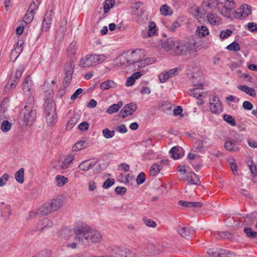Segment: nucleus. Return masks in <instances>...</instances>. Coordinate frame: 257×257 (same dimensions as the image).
<instances>
[{"mask_svg":"<svg viewBox=\"0 0 257 257\" xmlns=\"http://www.w3.org/2000/svg\"><path fill=\"white\" fill-rule=\"evenodd\" d=\"M199 41L195 37H190L183 41L169 38L162 43V47L172 55L185 56L190 58L196 56Z\"/></svg>","mask_w":257,"mask_h":257,"instance_id":"nucleus-1","label":"nucleus"},{"mask_svg":"<svg viewBox=\"0 0 257 257\" xmlns=\"http://www.w3.org/2000/svg\"><path fill=\"white\" fill-rule=\"evenodd\" d=\"M74 232L75 241L82 245H88L90 243L99 242L102 240L99 232L84 227L82 224L75 226Z\"/></svg>","mask_w":257,"mask_h":257,"instance_id":"nucleus-2","label":"nucleus"},{"mask_svg":"<svg viewBox=\"0 0 257 257\" xmlns=\"http://www.w3.org/2000/svg\"><path fill=\"white\" fill-rule=\"evenodd\" d=\"M235 7L236 4L234 0H224V6L220 10L221 14L228 18L239 20L245 19L251 14V7L247 4L242 5L239 8L231 13V10Z\"/></svg>","mask_w":257,"mask_h":257,"instance_id":"nucleus-3","label":"nucleus"},{"mask_svg":"<svg viewBox=\"0 0 257 257\" xmlns=\"http://www.w3.org/2000/svg\"><path fill=\"white\" fill-rule=\"evenodd\" d=\"M34 105V97L29 96L21 112L22 120L26 124L31 125L36 119L37 112Z\"/></svg>","mask_w":257,"mask_h":257,"instance_id":"nucleus-4","label":"nucleus"},{"mask_svg":"<svg viewBox=\"0 0 257 257\" xmlns=\"http://www.w3.org/2000/svg\"><path fill=\"white\" fill-rule=\"evenodd\" d=\"M106 59V56L103 54L87 55L81 58L79 66L83 68L95 66L102 63Z\"/></svg>","mask_w":257,"mask_h":257,"instance_id":"nucleus-5","label":"nucleus"},{"mask_svg":"<svg viewBox=\"0 0 257 257\" xmlns=\"http://www.w3.org/2000/svg\"><path fill=\"white\" fill-rule=\"evenodd\" d=\"M209 0H203L200 8L193 7L191 9L190 14L201 23L206 18L209 22Z\"/></svg>","mask_w":257,"mask_h":257,"instance_id":"nucleus-6","label":"nucleus"},{"mask_svg":"<svg viewBox=\"0 0 257 257\" xmlns=\"http://www.w3.org/2000/svg\"><path fill=\"white\" fill-rule=\"evenodd\" d=\"M116 257H136V253L129 248L117 247L113 250Z\"/></svg>","mask_w":257,"mask_h":257,"instance_id":"nucleus-7","label":"nucleus"},{"mask_svg":"<svg viewBox=\"0 0 257 257\" xmlns=\"http://www.w3.org/2000/svg\"><path fill=\"white\" fill-rule=\"evenodd\" d=\"M137 109L136 103H130L125 105L123 108L119 111L118 115L119 117L124 118L126 116L131 115Z\"/></svg>","mask_w":257,"mask_h":257,"instance_id":"nucleus-8","label":"nucleus"},{"mask_svg":"<svg viewBox=\"0 0 257 257\" xmlns=\"http://www.w3.org/2000/svg\"><path fill=\"white\" fill-rule=\"evenodd\" d=\"M129 56L127 53L121 54L114 59L115 65L117 66H121L124 65H127L132 64L133 60H130L128 59Z\"/></svg>","mask_w":257,"mask_h":257,"instance_id":"nucleus-9","label":"nucleus"},{"mask_svg":"<svg viewBox=\"0 0 257 257\" xmlns=\"http://www.w3.org/2000/svg\"><path fill=\"white\" fill-rule=\"evenodd\" d=\"M142 249L144 252L147 254H157L159 253V251L155 245L151 242L148 241L145 242L142 245Z\"/></svg>","mask_w":257,"mask_h":257,"instance_id":"nucleus-10","label":"nucleus"},{"mask_svg":"<svg viewBox=\"0 0 257 257\" xmlns=\"http://www.w3.org/2000/svg\"><path fill=\"white\" fill-rule=\"evenodd\" d=\"M210 110L212 113H219L222 110L221 103L219 98L214 97L211 102H210Z\"/></svg>","mask_w":257,"mask_h":257,"instance_id":"nucleus-11","label":"nucleus"},{"mask_svg":"<svg viewBox=\"0 0 257 257\" xmlns=\"http://www.w3.org/2000/svg\"><path fill=\"white\" fill-rule=\"evenodd\" d=\"M44 109L45 113L50 112L53 114L56 112L55 104L51 98H48L45 100L44 104Z\"/></svg>","mask_w":257,"mask_h":257,"instance_id":"nucleus-12","label":"nucleus"},{"mask_svg":"<svg viewBox=\"0 0 257 257\" xmlns=\"http://www.w3.org/2000/svg\"><path fill=\"white\" fill-rule=\"evenodd\" d=\"M53 225V223L51 220L47 218H43V219L41 220L40 222L38 223L37 225V228L35 231H39L40 232H42L45 229L52 227Z\"/></svg>","mask_w":257,"mask_h":257,"instance_id":"nucleus-13","label":"nucleus"},{"mask_svg":"<svg viewBox=\"0 0 257 257\" xmlns=\"http://www.w3.org/2000/svg\"><path fill=\"white\" fill-rule=\"evenodd\" d=\"M178 232L182 237L188 239L190 236L194 234V230L192 227L179 226L178 228Z\"/></svg>","mask_w":257,"mask_h":257,"instance_id":"nucleus-14","label":"nucleus"},{"mask_svg":"<svg viewBox=\"0 0 257 257\" xmlns=\"http://www.w3.org/2000/svg\"><path fill=\"white\" fill-rule=\"evenodd\" d=\"M171 155L172 158L174 159H178L182 157L184 155L183 150L179 146L173 147L169 151Z\"/></svg>","mask_w":257,"mask_h":257,"instance_id":"nucleus-15","label":"nucleus"},{"mask_svg":"<svg viewBox=\"0 0 257 257\" xmlns=\"http://www.w3.org/2000/svg\"><path fill=\"white\" fill-rule=\"evenodd\" d=\"M193 86L194 88L193 89H190L189 90V94L196 98H199V97L202 96V94L203 93L202 91L203 89V85L202 84H194Z\"/></svg>","mask_w":257,"mask_h":257,"instance_id":"nucleus-16","label":"nucleus"},{"mask_svg":"<svg viewBox=\"0 0 257 257\" xmlns=\"http://www.w3.org/2000/svg\"><path fill=\"white\" fill-rule=\"evenodd\" d=\"M234 254L231 251L224 249H219L213 251L210 257H233Z\"/></svg>","mask_w":257,"mask_h":257,"instance_id":"nucleus-17","label":"nucleus"},{"mask_svg":"<svg viewBox=\"0 0 257 257\" xmlns=\"http://www.w3.org/2000/svg\"><path fill=\"white\" fill-rule=\"evenodd\" d=\"M177 72V68L170 69L167 72L161 73L159 76V80L161 83H164L172 77Z\"/></svg>","mask_w":257,"mask_h":257,"instance_id":"nucleus-18","label":"nucleus"},{"mask_svg":"<svg viewBox=\"0 0 257 257\" xmlns=\"http://www.w3.org/2000/svg\"><path fill=\"white\" fill-rule=\"evenodd\" d=\"M187 180L188 181V185L193 184L198 185L200 183L198 177L193 172H190L187 173Z\"/></svg>","mask_w":257,"mask_h":257,"instance_id":"nucleus-19","label":"nucleus"},{"mask_svg":"<svg viewBox=\"0 0 257 257\" xmlns=\"http://www.w3.org/2000/svg\"><path fill=\"white\" fill-rule=\"evenodd\" d=\"M178 204L185 208L201 207L202 205V203L200 202H190L183 200L179 201Z\"/></svg>","mask_w":257,"mask_h":257,"instance_id":"nucleus-20","label":"nucleus"},{"mask_svg":"<svg viewBox=\"0 0 257 257\" xmlns=\"http://www.w3.org/2000/svg\"><path fill=\"white\" fill-rule=\"evenodd\" d=\"M97 164V162H90L88 160L81 162L78 166V168L82 171H87Z\"/></svg>","mask_w":257,"mask_h":257,"instance_id":"nucleus-21","label":"nucleus"},{"mask_svg":"<svg viewBox=\"0 0 257 257\" xmlns=\"http://www.w3.org/2000/svg\"><path fill=\"white\" fill-rule=\"evenodd\" d=\"M32 81L31 80V77L30 75H27L23 83L22 88L23 90L24 93L29 92L32 86Z\"/></svg>","mask_w":257,"mask_h":257,"instance_id":"nucleus-22","label":"nucleus"},{"mask_svg":"<svg viewBox=\"0 0 257 257\" xmlns=\"http://www.w3.org/2000/svg\"><path fill=\"white\" fill-rule=\"evenodd\" d=\"M224 147L229 152H237L239 149V147L233 141H226Z\"/></svg>","mask_w":257,"mask_h":257,"instance_id":"nucleus-23","label":"nucleus"},{"mask_svg":"<svg viewBox=\"0 0 257 257\" xmlns=\"http://www.w3.org/2000/svg\"><path fill=\"white\" fill-rule=\"evenodd\" d=\"M24 70V66L20 65L14 74L12 73L10 77V79L13 81H15L18 83L19 79L22 76V74Z\"/></svg>","mask_w":257,"mask_h":257,"instance_id":"nucleus-24","label":"nucleus"},{"mask_svg":"<svg viewBox=\"0 0 257 257\" xmlns=\"http://www.w3.org/2000/svg\"><path fill=\"white\" fill-rule=\"evenodd\" d=\"M38 211L39 213L40 214L41 216L43 215H46L49 213H51V212H53L49 202H47L44 204L40 208Z\"/></svg>","mask_w":257,"mask_h":257,"instance_id":"nucleus-25","label":"nucleus"},{"mask_svg":"<svg viewBox=\"0 0 257 257\" xmlns=\"http://www.w3.org/2000/svg\"><path fill=\"white\" fill-rule=\"evenodd\" d=\"M161 14L164 16H171L173 14V9L166 4L163 5L160 8Z\"/></svg>","mask_w":257,"mask_h":257,"instance_id":"nucleus-26","label":"nucleus"},{"mask_svg":"<svg viewBox=\"0 0 257 257\" xmlns=\"http://www.w3.org/2000/svg\"><path fill=\"white\" fill-rule=\"evenodd\" d=\"M49 203L53 211L57 210L62 206V201L60 198L53 199Z\"/></svg>","mask_w":257,"mask_h":257,"instance_id":"nucleus-27","label":"nucleus"},{"mask_svg":"<svg viewBox=\"0 0 257 257\" xmlns=\"http://www.w3.org/2000/svg\"><path fill=\"white\" fill-rule=\"evenodd\" d=\"M246 164L248 167L249 168L250 172L252 175V176H255L257 174V169L256 167L254 162L252 161V159L251 158H248L246 160Z\"/></svg>","mask_w":257,"mask_h":257,"instance_id":"nucleus-28","label":"nucleus"},{"mask_svg":"<svg viewBox=\"0 0 257 257\" xmlns=\"http://www.w3.org/2000/svg\"><path fill=\"white\" fill-rule=\"evenodd\" d=\"M47 122L49 125H52L55 123L57 121V116L56 112L52 113L48 112V113H45Z\"/></svg>","mask_w":257,"mask_h":257,"instance_id":"nucleus-29","label":"nucleus"},{"mask_svg":"<svg viewBox=\"0 0 257 257\" xmlns=\"http://www.w3.org/2000/svg\"><path fill=\"white\" fill-rule=\"evenodd\" d=\"M123 103L122 101H119L116 104H113L110 105L106 110V112L109 114H112L113 113H115L117 112L119 109L122 106Z\"/></svg>","mask_w":257,"mask_h":257,"instance_id":"nucleus-30","label":"nucleus"},{"mask_svg":"<svg viewBox=\"0 0 257 257\" xmlns=\"http://www.w3.org/2000/svg\"><path fill=\"white\" fill-rule=\"evenodd\" d=\"M237 88L240 90L245 92L246 94L249 95L251 96H255L256 92L254 89L252 88H250L248 86L244 85H239L237 86Z\"/></svg>","mask_w":257,"mask_h":257,"instance_id":"nucleus-31","label":"nucleus"},{"mask_svg":"<svg viewBox=\"0 0 257 257\" xmlns=\"http://www.w3.org/2000/svg\"><path fill=\"white\" fill-rule=\"evenodd\" d=\"M56 185L59 187L63 186L65 184L68 182V178L64 176L57 175L55 177Z\"/></svg>","mask_w":257,"mask_h":257,"instance_id":"nucleus-32","label":"nucleus"},{"mask_svg":"<svg viewBox=\"0 0 257 257\" xmlns=\"http://www.w3.org/2000/svg\"><path fill=\"white\" fill-rule=\"evenodd\" d=\"M76 50V43L74 42H72L69 45L67 51V54L70 58V59H72V58L74 57L75 54Z\"/></svg>","mask_w":257,"mask_h":257,"instance_id":"nucleus-33","label":"nucleus"},{"mask_svg":"<svg viewBox=\"0 0 257 257\" xmlns=\"http://www.w3.org/2000/svg\"><path fill=\"white\" fill-rule=\"evenodd\" d=\"M196 35L199 37H203L209 34V30L207 27L202 26L198 27L196 31Z\"/></svg>","mask_w":257,"mask_h":257,"instance_id":"nucleus-34","label":"nucleus"},{"mask_svg":"<svg viewBox=\"0 0 257 257\" xmlns=\"http://www.w3.org/2000/svg\"><path fill=\"white\" fill-rule=\"evenodd\" d=\"M23 44V41L22 40H19L17 42V46L14 50L12 51L11 55H16L18 53V55L16 57L14 61L18 58L20 54L23 50L22 45Z\"/></svg>","mask_w":257,"mask_h":257,"instance_id":"nucleus-35","label":"nucleus"},{"mask_svg":"<svg viewBox=\"0 0 257 257\" xmlns=\"http://www.w3.org/2000/svg\"><path fill=\"white\" fill-rule=\"evenodd\" d=\"M206 143L207 141L205 142V140H197L195 144L194 147L195 148L196 150L199 152H202L207 149V147L204 146L203 145L204 143Z\"/></svg>","mask_w":257,"mask_h":257,"instance_id":"nucleus-36","label":"nucleus"},{"mask_svg":"<svg viewBox=\"0 0 257 257\" xmlns=\"http://www.w3.org/2000/svg\"><path fill=\"white\" fill-rule=\"evenodd\" d=\"M74 64L73 61L70 59L68 63H66L65 65V73L67 74H72L74 71Z\"/></svg>","mask_w":257,"mask_h":257,"instance_id":"nucleus-37","label":"nucleus"},{"mask_svg":"<svg viewBox=\"0 0 257 257\" xmlns=\"http://www.w3.org/2000/svg\"><path fill=\"white\" fill-rule=\"evenodd\" d=\"M221 24V20L218 16L213 14H210V24L212 25H219Z\"/></svg>","mask_w":257,"mask_h":257,"instance_id":"nucleus-38","label":"nucleus"},{"mask_svg":"<svg viewBox=\"0 0 257 257\" xmlns=\"http://www.w3.org/2000/svg\"><path fill=\"white\" fill-rule=\"evenodd\" d=\"M86 143L85 141H80L77 142L74 145L72 148L73 151H78L86 147L85 146Z\"/></svg>","mask_w":257,"mask_h":257,"instance_id":"nucleus-39","label":"nucleus"},{"mask_svg":"<svg viewBox=\"0 0 257 257\" xmlns=\"http://www.w3.org/2000/svg\"><path fill=\"white\" fill-rule=\"evenodd\" d=\"M24 170L22 168L16 173L15 178L17 181L19 183H23L24 181Z\"/></svg>","mask_w":257,"mask_h":257,"instance_id":"nucleus-40","label":"nucleus"},{"mask_svg":"<svg viewBox=\"0 0 257 257\" xmlns=\"http://www.w3.org/2000/svg\"><path fill=\"white\" fill-rule=\"evenodd\" d=\"M114 3V0H105L103 5L104 13H107L109 12L110 8L113 7Z\"/></svg>","mask_w":257,"mask_h":257,"instance_id":"nucleus-41","label":"nucleus"},{"mask_svg":"<svg viewBox=\"0 0 257 257\" xmlns=\"http://www.w3.org/2000/svg\"><path fill=\"white\" fill-rule=\"evenodd\" d=\"M114 83L111 80H107L102 82L100 86L101 89L105 90H107L110 88L114 87Z\"/></svg>","mask_w":257,"mask_h":257,"instance_id":"nucleus-42","label":"nucleus"},{"mask_svg":"<svg viewBox=\"0 0 257 257\" xmlns=\"http://www.w3.org/2000/svg\"><path fill=\"white\" fill-rule=\"evenodd\" d=\"M156 25L155 22H150L149 23V29L148 32V36L151 37L154 36L156 32Z\"/></svg>","mask_w":257,"mask_h":257,"instance_id":"nucleus-43","label":"nucleus"},{"mask_svg":"<svg viewBox=\"0 0 257 257\" xmlns=\"http://www.w3.org/2000/svg\"><path fill=\"white\" fill-rule=\"evenodd\" d=\"M12 123L7 120H3L2 123L1 129L3 132H7L11 130Z\"/></svg>","mask_w":257,"mask_h":257,"instance_id":"nucleus-44","label":"nucleus"},{"mask_svg":"<svg viewBox=\"0 0 257 257\" xmlns=\"http://www.w3.org/2000/svg\"><path fill=\"white\" fill-rule=\"evenodd\" d=\"M102 133L103 136L107 139H109L112 138L113 137H114L115 135L114 131H110L107 128L103 130Z\"/></svg>","mask_w":257,"mask_h":257,"instance_id":"nucleus-45","label":"nucleus"},{"mask_svg":"<svg viewBox=\"0 0 257 257\" xmlns=\"http://www.w3.org/2000/svg\"><path fill=\"white\" fill-rule=\"evenodd\" d=\"M243 231L248 237L255 238L257 236V232L253 231L250 227H244Z\"/></svg>","mask_w":257,"mask_h":257,"instance_id":"nucleus-46","label":"nucleus"},{"mask_svg":"<svg viewBox=\"0 0 257 257\" xmlns=\"http://www.w3.org/2000/svg\"><path fill=\"white\" fill-rule=\"evenodd\" d=\"M160 170L161 167L159 165L157 164H153L150 170V175L155 176L159 172Z\"/></svg>","mask_w":257,"mask_h":257,"instance_id":"nucleus-47","label":"nucleus"},{"mask_svg":"<svg viewBox=\"0 0 257 257\" xmlns=\"http://www.w3.org/2000/svg\"><path fill=\"white\" fill-rule=\"evenodd\" d=\"M223 119L231 126H235L236 124L235 121L233 117L229 114H225L223 115Z\"/></svg>","mask_w":257,"mask_h":257,"instance_id":"nucleus-48","label":"nucleus"},{"mask_svg":"<svg viewBox=\"0 0 257 257\" xmlns=\"http://www.w3.org/2000/svg\"><path fill=\"white\" fill-rule=\"evenodd\" d=\"M34 12H29V10H28L24 17V22L26 24L30 23L34 19Z\"/></svg>","mask_w":257,"mask_h":257,"instance_id":"nucleus-49","label":"nucleus"},{"mask_svg":"<svg viewBox=\"0 0 257 257\" xmlns=\"http://www.w3.org/2000/svg\"><path fill=\"white\" fill-rule=\"evenodd\" d=\"M226 48L230 51H238L240 50V46L237 42H233L229 45Z\"/></svg>","mask_w":257,"mask_h":257,"instance_id":"nucleus-50","label":"nucleus"},{"mask_svg":"<svg viewBox=\"0 0 257 257\" xmlns=\"http://www.w3.org/2000/svg\"><path fill=\"white\" fill-rule=\"evenodd\" d=\"M17 83L18 82L13 80H12V82L10 83H9V82L5 87V91L6 92L10 91L15 88Z\"/></svg>","mask_w":257,"mask_h":257,"instance_id":"nucleus-51","label":"nucleus"},{"mask_svg":"<svg viewBox=\"0 0 257 257\" xmlns=\"http://www.w3.org/2000/svg\"><path fill=\"white\" fill-rule=\"evenodd\" d=\"M65 74V76L63 81V86L64 88H66L68 86L71 81L72 74Z\"/></svg>","mask_w":257,"mask_h":257,"instance_id":"nucleus-52","label":"nucleus"},{"mask_svg":"<svg viewBox=\"0 0 257 257\" xmlns=\"http://www.w3.org/2000/svg\"><path fill=\"white\" fill-rule=\"evenodd\" d=\"M66 31V28L65 27H62L60 26L59 31L57 32L56 37L61 40L63 38Z\"/></svg>","mask_w":257,"mask_h":257,"instance_id":"nucleus-53","label":"nucleus"},{"mask_svg":"<svg viewBox=\"0 0 257 257\" xmlns=\"http://www.w3.org/2000/svg\"><path fill=\"white\" fill-rule=\"evenodd\" d=\"M52 22L46 21V20H43L42 30L43 31L47 32L49 30L51 26Z\"/></svg>","mask_w":257,"mask_h":257,"instance_id":"nucleus-54","label":"nucleus"},{"mask_svg":"<svg viewBox=\"0 0 257 257\" xmlns=\"http://www.w3.org/2000/svg\"><path fill=\"white\" fill-rule=\"evenodd\" d=\"M71 233L72 231L67 227L64 228L61 230V235L66 238H69Z\"/></svg>","mask_w":257,"mask_h":257,"instance_id":"nucleus-55","label":"nucleus"},{"mask_svg":"<svg viewBox=\"0 0 257 257\" xmlns=\"http://www.w3.org/2000/svg\"><path fill=\"white\" fill-rule=\"evenodd\" d=\"M143 157L145 160H152L154 157V152L152 150H148V151L145 153Z\"/></svg>","mask_w":257,"mask_h":257,"instance_id":"nucleus-56","label":"nucleus"},{"mask_svg":"<svg viewBox=\"0 0 257 257\" xmlns=\"http://www.w3.org/2000/svg\"><path fill=\"white\" fill-rule=\"evenodd\" d=\"M145 179L146 176L144 173L141 172L139 173L136 179L137 184L140 185L143 183L145 181Z\"/></svg>","mask_w":257,"mask_h":257,"instance_id":"nucleus-57","label":"nucleus"},{"mask_svg":"<svg viewBox=\"0 0 257 257\" xmlns=\"http://www.w3.org/2000/svg\"><path fill=\"white\" fill-rule=\"evenodd\" d=\"M9 179V175L5 173L0 178V187H3L6 184Z\"/></svg>","mask_w":257,"mask_h":257,"instance_id":"nucleus-58","label":"nucleus"},{"mask_svg":"<svg viewBox=\"0 0 257 257\" xmlns=\"http://www.w3.org/2000/svg\"><path fill=\"white\" fill-rule=\"evenodd\" d=\"M232 33V31L229 29L226 30L225 31H222L220 34V38L222 39H226L230 36Z\"/></svg>","mask_w":257,"mask_h":257,"instance_id":"nucleus-59","label":"nucleus"},{"mask_svg":"<svg viewBox=\"0 0 257 257\" xmlns=\"http://www.w3.org/2000/svg\"><path fill=\"white\" fill-rule=\"evenodd\" d=\"M114 183V180L112 178H108L104 181L103 184V187L107 189L111 186Z\"/></svg>","mask_w":257,"mask_h":257,"instance_id":"nucleus-60","label":"nucleus"},{"mask_svg":"<svg viewBox=\"0 0 257 257\" xmlns=\"http://www.w3.org/2000/svg\"><path fill=\"white\" fill-rule=\"evenodd\" d=\"M83 90L82 88L77 89L75 92L71 95L70 98L72 100H74L77 98H79L80 95L82 93Z\"/></svg>","mask_w":257,"mask_h":257,"instance_id":"nucleus-61","label":"nucleus"},{"mask_svg":"<svg viewBox=\"0 0 257 257\" xmlns=\"http://www.w3.org/2000/svg\"><path fill=\"white\" fill-rule=\"evenodd\" d=\"M143 220L145 224L149 227L154 228L156 226V223L151 219H148L146 218H144Z\"/></svg>","mask_w":257,"mask_h":257,"instance_id":"nucleus-62","label":"nucleus"},{"mask_svg":"<svg viewBox=\"0 0 257 257\" xmlns=\"http://www.w3.org/2000/svg\"><path fill=\"white\" fill-rule=\"evenodd\" d=\"M77 118L76 117H72L68 121L66 126L67 129H71L77 122Z\"/></svg>","mask_w":257,"mask_h":257,"instance_id":"nucleus-63","label":"nucleus"},{"mask_svg":"<svg viewBox=\"0 0 257 257\" xmlns=\"http://www.w3.org/2000/svg\"><path fill=\"white\" fill-rule=\"evenodd\" d=\"M126 191L124 187H117L115 188V192L118 195H124Z\"/></svg>","mask_w":257,"mask_h":257,"instance_id":"nucleus-64","label":"nucleus"}]
</instances>
